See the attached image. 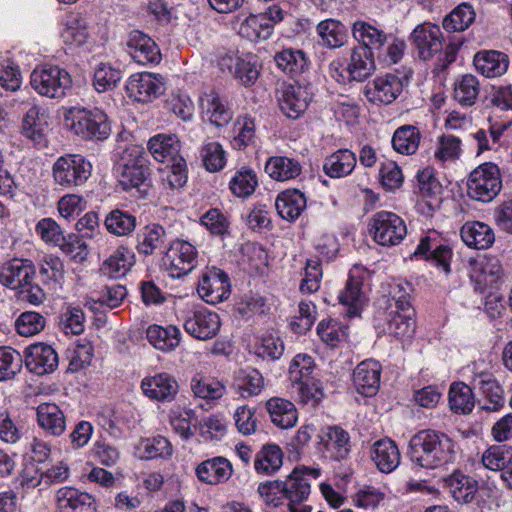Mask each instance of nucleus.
Returning a JSON list of instances; mask_svg holds the SVG:
<instances>
[{"label": "nucleus", "instance_id": "30", "mask_svg": "<svg viewBox=\"0 0 512 512\" xmlns=\"http://www.w3.org/2000/svg\"><path fill=\"white\" fill-rule=\"evenodd\" d=\"M37 423L48 435L58 437L66 430V417L55 403L43 402L36 408Z\"/></svg>", "mask_w": 512, "mask_h": 512}, {"label": "nucleus", "instance_id": "40", "mask_svg": "<svg viewBox=\"0 0 512 512\" xmlns=\"http://www.w3.org/2000/svg\"><path fill=\"white\" fill-rule=\"evenodd\" d=\"M266 173L276 181H288L301 174L302 167L298 160L286 156L270 157L265 165Z\"/></svg>", "mask_w": 512, "mask_h": 512}, {"label": "nucleus", "instance_id": "41", "mask_svg": "<svg viewBox=\"0 0 512 512\" xmlns=\"http://www.w3.org/2000/svg\"><path fill=\"white\" fill-rule=\"evenodd\" d=\"M355 165V154L349 149H340L325 159L323 170L331 178H341L349 175Z\"/></svg>", "mask_w": 512, "mask_h": 512}, {"label": "nucleus", "instance_id": "45", "mask_svg": "<svg viewBox=\"0 0 512 512\" xmlns=\"http://www.w3.org/2000/svg\"><path fill=\"white\" fill-rule=\"evenodd\" d=\"M258 186L256 172L249 167L243 166L236 170L229 181V189L238 198H248Z\"/></svg>", "mask_w": 512, "mask_h": 512}, {"label": "nucleus", "instance_id": "27", "mask_svg": "<svg viewBox=\"0 0 512 512\" xmlns=\"http://www.w3.org/2000/svg\"><path fill=\"white\" fill-rule=\"evenodd\" d=\"M63 43L70 49H78L85 46L89 39L88 23L80 13L68 14L60 30Z\"/></svg>", "mask_w": 512, "mask_h": 512}, {"label": "nucleus", "instance_id": "29", "mask_svg": "<svg viewBox=\"0 0 512 512\" xmlns=\"http://www.w3.org/2000/svg\"><path fill=\"white\" fill-rule=\"evenodd\" d=\"M476 70L487 78H496L505 74L509 67L507 54L497 50H482L473 58Z\"/></svg>", "mask_w": 512, "mask_h": 512}, {"label": "nucleus", "instance_id": "44", "mask_svg": "<svg viewBox=\"0 0 512 512\" xmlns=\"http://www.w3.org/2000/svg\"><path fill=\"white\" fill-rule=\"evenodd\" d=\"M446 482L450 493L458 503H470L478 490V482L461 472H454Z\"/></svg>", "mask_w": 512, "mask_h": 512}, {"label": "nucleus", "instance_id": "33", "mask_svg": "<svg viewBox=\"0 0 512 512\" xmlns=\"http://www.w3.org/2000/svg\"><path fill=\"white\" fill-rule=\"evenodd\" d=\"M460 235L468 247L475 249H487L495 242L493 229L480 221L466 222L461 228Z\"/></svg>", "mask_w": 512, "mask_h": 512}, {"label": "nucleus", "instance_id": "60", "mask_svg": "<svg viewBox=\"0 0 512 512\" xmlns=\"http://www.w3.org/2000/svg\"><path fill=\"white\" fill-rule=\"evenodd\" d=\"M413 312L391 313L388 320V331L397 339L406 340L412 338L415 332V321L412 318Z\"/></svg>", "mask_w": 512, "mask_h": 512}, {"label": "nucleus", "instance_id": "35", "mask_svg": "<svg viewBox=\"0 0 512 512\" xmlns=\"http://www.w3.org/2000/svg\"><path fill=\"white\" fill-rule=\"evenodd\" d=\"M191 391L196 398L207 403H216L226 394V386L217 378L196 374L190 383Z\"/></svg>", "mask_w": 512, "mask_h": 512}, {"label": "nucleus", "instance_id": "3", "mask_svg": "<svg viewBox=\"0 0 512 512\" xmlns=\"http://www.w3.org/2000/svg\"><path fill=\"white\" fill-rule=\"evenodd\" d=\"M64 123L71 133L83 140L102 141L111 132L108 116L98 108L70 107L64 113Z\"/></svg>", "mask_w": 512, "mask_h": 512}, {"label": "nucleus", "instance_id": "14", "mask_svg": "<svg viewBox=\"0 0 512 512\" xmlns=\"http://www.w3.org/2000/svg\"><path fill=\"white\" fill-rule=\"evenodd\" d=\"M230 281L228 275L220 269L212 268L201 276L197 292L209 304H217L230 295Z\"/></svg>", "mask_w": 512, "mask_h": 512}, {"label": "nucleus", "instance_id": "8", "mask_svg": "<svg viewBox=\"0 0 512 512\" xmlns=\"http://www.w3.org/2000/svg\"><path fill=\"white\" fill-rule=\"evenodd\" d=\"M148 175V160L144 149L137 145L125 149L119 176V184L122 188L124 190L138 188L145 183Z\"/></svg>", "mask_w": 512, "mask_h": 512}, {"label": "nucleus", "instance_id": "57", "mask_svg": "<svg viewBox=\"0 0 512 512\" xmlns=\"http://www.w3.org/2000/svg\"><path fill=\"white\" fill-rule=\"evenodd\" d=\"M200 156L204 167L209 172L222 170L227 162L223 146L216 141H205L201 147Z\"/></svg>", "mask_w": 512, "mask_h": 512}, {"label": "nucleus", "instance_id": "43", "mask_svg": "<svg viewBox=\"0 0 512 512\" xmlns=\"http://www.w3.org/2000/svg\"><path fill=\"white\" fill-rule=\"evenodd\" d=\"M316 32L320 38V44L327 48H339L347 39L345 26L336 19H326L318 23Z\"/></svg>", "mask_w": 512, "mask_h": 512}, {"label": "nucleus", "instance_id": "15", "mask_svg": "<svg viewBox=\"0 0 512 512\" xmlns=\"http://www.w3.org/2000/svg\"><path fill=\"white\" fill-rule=\"evenodd\" d=\"M221 70H227L244 86H250L259 77L257 56L251 53L242 55L228 54L219 62Z\"/></svg>", "mask_w": 512, "mask_h": 512}, {"label": "nucleus", "instance_id": "51", "mask_svg": "<svg viewBox=\"0 0 512 512\" xmlns=\"http://www.w3.org/2000/svg\"><path fill=\"white\" fill-rule=\"evenodd\" d=\"M35 231L46 244L58 246L66 252L69 251L70 243L67 242L60 225L54 219L43 218L39 220L35 226Z\"/></svg>", "mask_w": 512, "mask_h": 512}, {"label": "nucleus", "instance_id": "58", "mask_svg": "<svg viewBox=\"0 0 512 512\" xmlns=\"http://www.w3.org/2000/svg\"><path fill=\"white\" fill-rule=\"evenodd\" d=\"M478 93V79L471 74L461 76L454 84V99L463 106L473 105Z\"/></svg>", "mask_w": 512, "mask_h": 512}, {"label": "nucleus", "instance_id": "21", "mask_svg": "<svg viewBox=\"0 0 512 512\" xmlns=\"http://www.w3.org/2000/svg\"><path fill=\"white\" fill-rule=\"evenodd\" d=\"M412 41L423 60L432 58L442 49V33L440 27L431 23L418 25L411 34Z\"/></svg>", "mask_w": 512, "mask_h": 512}, {"label": "nucleus", "instance_id": "37", "mask_svg": "<svg viewBox=\"0 0 512 512\" xmlns=\"http://www.w3.org/2000/svg\"><path fill=\"white\" fill-rule=\"evenodd\" d=\"M352 34L354 39L364 46L362 48L370 52L380 51L387 42L386 33L365 21H356L352 27Z\"/></svg>", "mask_w": 512, "mask_h": 512}, {"label": "nucleus", "instance_id": "42", "mask_svg": "<svg viewBox=\"0 0 512 512\" xmlns=\"http://www.w3.org/2000/svg\"><path fill=\"white\" fill-rule=\"evenodd\" d=\"M420 140L421 133L416 126L403 125L394 131L391 143L394 151L408 156L417 152Z\"/></svg>", "mask_w": 512, "mask_h": 512}, {"label": "nucleus", "instance_id": "2", "mask_svg": "<svg viewBox=\"0 0 512 512\" xmlns=\"http://www.w3.org/2000/svg\"><path fill=\"white\" fill-rule=\"evenodd\" d=\"M455 444L446 434L423 430L410 441V459L422 468L434 469L454 462Z\"/></svg>", "mask_w": 512, "mask_h": 512}, {"label": "nucleus", "instance_id": "23", "mask_svg": "<svg viewBox=\"0 0 512 512\" xmlns=\"http://www.w3.org/2000/svg\"><path fill=\"white\" fill-rule=\"evenodd\" d=\"M127 51L132 59L141 65L158 63L161 59L160 50L155 41L138 30L129 34Z\"/></svg>", "mask_w": 512, "mask_h": 512}, {"label": "nucleus", "instance_id": "34", "mask_svg": "<svg viewBox=\"0 0 512 512\" xmlns=\"http://www.w3.org/2000/svg\"><path fill=\"white\" fill-rule=\"evenodd\" d=\"M271 421L282 429H288L297 423L298 413L295 405L284 398L273 397L266 402Z\"/></svg>", "mask_w": 512, "mask_h": 512}, {"label": "nucleus", "instance_id": "47", "mask_svg": "<svg viewBox=\"0 0 512 512\" xmlns=\"http://www.w3.org/2000/svg\"><path fill=\"white\" fill-rule=\"evenodd\" d=\"M283 463V453L275 444L265 445L256 454L254 468L257 473L270 475L278 471Z\"/></svg>", "mask_w": 512, "mask_h": 512}, {"label": "nucleus", "instance_id": "5", "mask_svg": "<svg viewBox=\"0 0 512 512\" xmlns=\"http://www.w3.org/2000/svg\"><path fill=\"white\" fill-rule=\"evenodd\" d=\"M32 88L41 96L61 99L66 96L72 86V78L68 71L57 65L36 67L30 77Z\"/></svg>", "mask_w": 512, "mask_h": 512}, {"label": "nucleus", "instance_id": "48", "mask_svg": "<svg viewBox=\"0 0 512 512\" xmlns=\"http://www.w3.org/2000/svg\"><path fill=\"white\" fill-rule=\"evenodd\" d=\"M347 69L352 80L361 82L367 79L375 70L372 52L363 48L353 50Z\"/></svg>", "mask_w": 512, "mask_h": 512}, {"label": "nucleus", "instance_id": "36", "mask_svg": "<svg viewBox=\"0 0 512 512\" xmlns=\"http://www.w3.org/2000/svg\"><path fill=\"white\" fill-rule=\"evenodd\" d=\"M304 194L297 190H286L277 196L275 207L278 214L285 220L294 221L306 208Z\"/></svg>", "mask_w": 512, "mask_h": 512}, {"label": "nucleus", "instance_id": "24", "mask_svg": "<svg viewBox=\"0 0 512 512\" xmlns=\"http://www.w3.org/2000/svg\"><path fill=\"white\" fill-rule=\"evenodd\" d=\"M381 365L375 360L359 363L353 372V382L357 392L363 396H374L380 387Z\"/></svg>", "mask_w": 512, "mask_h": 512}, {"label": "nucleus", "instance_id": "52", "mask_svg": "<svg viewBox=\"0 0 512 512\" xmlns=\"http://www.w3.org/2000/svg\"><path fill=\"white\" fill-rule=\"evenodd\" d=\"M481 462L486 469L491 471H502L512 464V446L499 444L487 448L482 456Z\"/></svg>", "mask_w": 512, "mask_h": 512}, {"label": "nucleus", "instance_id": "32", "mask_svg": "<svg viewBox=\"0 0 512 512\" xmlns=\"http://www.w3.org/2000/svg\"><path fill=\"white\" fill-rule=\"evenodd\" d=\"M135 264V254L126 247H118L101 265L100 271L111 279L125 277Z\"/></svg>", "mask_w": 512, "mask_h": 512}, {"label": "nucleus", "instance_id": "4", "mask_svg": "<svg viewBox=\"0 0 512 512\" xmlns=\"http://www.w3.org/2000/svg\"><path fill=\"white\" fill-rule=\"evenodd\" d=\"M502 189L500 168L493 162H485L476 167L467 181L468 196L482 203H489Z\"/></svg>", "mask_w": 512, "mask_h": 512}, {"label": "nucleus", "instance_id": "28", "mask_svg": "<svg viewBox=\"0 0 512 512\" xmlns=\"http://www.w3.org/2000/svg\"><path fill=\"white\" fill-rule=\"evenodd\" d=\"M147 148L158 162L170 164L183 159L180 141L175 134H157L149 139Z\"/></svg>", "mask_w": 512, "mask_h": 512}, {"label": "nucleus", "instance_id": "38", "mask_svg": "<svg viewBox=\"0 0 512 512\" xmlns=\"http://www.w3.org/2000/svg\"><path fill=\"white\" fill-rule=\"evenodd\" d=\"M146 337L154 348L161 351H171L180 344L181 332L179 328L173 325L163 327L154 324L147 328Z\"/></svg>", "mask_w": 512, "mask_h": 512}, {"label": "nucleus", "instance_id": "10", "mask_svg": "<svg viewBox=\"0 0 512 512\" xmlns=\"http://www.w3.org/2000/svg\"><path fill=\"white\" fill-rule=\"evenodd\" d=\"M314 96L311 84H286L279 97L280 110L286 117L299 118L308 108Z\"/></svg>", "mask_w": 512, "mask_h": 512}, {"label": "nucleus", "instance_id": "7", "mask_svg": "<svg viewBox=\"0 0 512 512\" xmlns=\"http://www.w3.org/2000/svg\"><path fill=\"white\" fill-rule=\"evenodd\" d=\"M370 233L376 243L381 246H396L407 234L404 220L389 211H379L370 219Z\"/></svg>", "mask_w": 512, "mask_h": 512}, {"label": "nucleus", "instance_id": "53", "mask_svg": "<svg viewBox=\"0 0 512 512\" xmlns=\"http://www.w3.org/2000/svg\"><path fill=\"white\" fill-rule=\"evenodd\" d=\"M274 60L278 68L289 75L302 73L308 66L305 53L291 48L278 52Z\"/></svg>", "mask_w": 512, "mask_h": 512}, {"label": "nucleus", "instance_id": "19", "mask_svg": "<svg viewBox=\"0 0 512 512\" xmlns=\"http://www.w3.org/2000/svg\"><path fill=\"white\" fill-rule=\"evenodd\" d=\"M35 275V267L28 259H12L0 268V283L10 289L30 285Z\"/></svg>", "mask_w": 512, "mask_h": 512}, {"label": "nucleus", "instance_id": "25", "mask_svg": "<svg viewBox=\"0 0 512 512\" xmlns=\"http://www.w3.org/2000/svg\"><path fill=\"white\" fill-rule=\"evenodd\" d=\"M321 442L324 446L325 457L334 461L347 459L352 449L348 432L338 426L328 427L324 430Z\"/></svg>", "mask_w": 512, "mask_h": 512}, {"label": "nucleus", "instance_id": "6", "mask_svg": "<svg viewBox=\"0 0 512 512\" xmlns=\"http://www.w3.org/2000/svg\"><path fill=\"white\" fill-rule=\"evenodd\" d=\"M92 174V164L80 154H66L56 159L52 166L55 184L63 188L81 186Z\"/></svg>", "mask_w": 512, "mask_h": 512}, {"label": "nucleus", "instance_id": "46", "mask_svg": "<svg viewBox=\"0 0 512 512\" xmlns=\"http://www.w3.org/2000/svg\"><path fill=\"white\" fill-rule=\"evenodd\" d=\"M45 125L46 122L40 117V108L32 105L23 118V135L30 139L34 145L38 147L45 146Z\"/></svg>", "mask_w": 512, "mask_h": 512}, {"label": "nucleus", "instance_id": "59", "mask_svg": "<svg viewBox=\"0 0 512 512\" xmlns=\"http://www.w3.org/2000/svg\"><path fill=\"white\" fill-rule=\"evenodd\" d=\"M104 223L111 234L125 236L135 229L136 218L128 212L115 209L106 216Z\"/></svg>", "mask_w": 512, "mask_h": 512}, {"label": "nucleus", "instance_id": "62", "mask_svg": "<svg viewBox=\"0 0 512 512\" xmlns=\"http://www.w3.org/2000/svg\"><path fill=\"white\" fill-rule=\"evenodd\" d=\"M317 333L323 342L335 347L346 339L347 326L333 319L322 320L317 326Z\"/></svg>", "mask_w": 512, "mask_h": 512}, {"label": "nucleus", "instance_id": "26", "mask_svg": "<svg viewBox=\"0 0 512 512\" xmlns=\"http://www.w3.org/2000/svg\"><path fill=\"white\" fill-rule=\"evenodd\" d=\"M195 473L199 481L209 485H218L230 479L233 467L228 459L217 456L198 464Z\"/></svg>", "mask_w": 512, "mask_h": 512}, {"label": "nucleus", "instance_id": "18", "mask_svg": "<svg viewBox=\"0 0 512 512\" xmlns=\"http://www.w3.org/2000/svg\"><path fill=\"white\" fill-rule=\"evenodd\" d=\"M364 271L354 267L347 280L345 288L339 294V302L347 307L346 314L352 318L358 316L365 304L366 296L362 291Z\"/></svg>", "mask_w": 512, "mask_h": 512}, {"label": "nucleus", "instance_id": "16", "mask_svg": "<svg viewBox=\"0 0 512 512\" xmlns=\"http://www.w3.org/2000/svg\"><path fill=\"white\" fill-rule=\"evenodd\" d=\"M473 389L483 397L480 407L487 412L500 411L505 404L504 389L489 372L475 373L471 380Z\"/></svg>", "mask_w": 512, "mask_h": 512}, {"label": "nucleus", "instance_id": "49", "mask_svg": "<svg viewBox=\"0 0 512 512\" xmlns=\"http://www.w3.org/2000/svg\"><path fill=\"white\" fill-rule=\"evenodd\" d=\"M476 13L469 3H461L443 19L442 25L447 32L465 31L475 20Z\"/></svg>", "mask_w": 512, "mask_h": 512}, {"label": "nucleus", "instance_id": "56", "mask_svg": "<svg viewBox=\"0 0 512 512\" xmlns=\"http://www.w3.org/2000/svg\"><path fill=\"white\" fill-rule=\"evenodd\" d=\"M234 137L232 145L235 149L242 150L253 144L256 138L255 120L248 116H239L233 125Z\"/></svg>", "mask_w": 512, "mask_h": 512}, {"label": "nucleus", "instance_id": "12", "mask_svg": "<svg viewBox=\"0 0 512 512\" xmlns=\"http://www.w3.org/2000/svg\"><path fill=\"white\" fill-rule=\"evenodd\" d=\"M403 87V79L400 76L387 73L369 82L364 88V95L372 104L388 105L398 98Z\"/></svg>", "mask_w": 512, "mask_h": 512}, {"label": "nucleus", "instance_id": "22", "mask_svg": "<svg viewBox=\"0 0 512 512\" xmlns=\"http://www.w3.org/2000/svg\"><path fill=\"white\" fill-rule=\"evenodd\" d=\"M143 394L151 400L170 402L178 393L176 379L168 373L145 377L141 382Z\"/></svg>", "mask_w": 512, "mask_h": 512}, {"label": "nucleus", "instance_id": "39", "mask_svg": "<svg viewBox=\"0 0 512 512\" xmlns=\"http://www.w3.org/2000/svg\"><path fill=\"white\" fill-rule=\"evenodd\" d=\"M56 502L61 510H96L95 499L90 494L72 487L60 488L56 493Z\"/></svg>", "mask_w": 512, "mask_h": 512}, {"label": "nucleus", "instance_id": "17", "mask_svg": "<svg viewBox=\"0 0 512 512\" xmlns=\"http://www.w3.org/2000/svg\"><path fill=\"white\" fill-rule=\"evenodd\" d=\"M58 363V354L48 344L35 343L25 350V366L36 375L52 373L58 367Z\"/></svg>", "mask_w": 512, "mask_h": 512}, {"label": "nucleus", "instance_id": "50", "mask_svg": "<svg viewBox=\"0 0 512 512\" xmlns=\"http://www.w3.org/2000/svg\"><path fill=\"white\" fill-rule=\"evenodd\" d=\"M234 388L242 398L259 395L264 389V378L255 369H246L238 373Z\"/></svg>", "mask_w": 512, "mask_h": 512}, {"label": "nucleus", "instance_id": "64", "mask_svg": "<svg viewBox=\"0 0 512 512\" xmlns=\"http://www.w3.org/2000/svg\"><path fill=\"white\" fill-rule=\"evenodd\" d=\"M45 318L37 312L26 311L15 321V329L19 335L30 337L40 333L45 327Z\"/></svg>", "mask_w": 512, "mask_h": 512}, {"label": "nucleus", "instance_id": "20", "mask_svg": "<svg viewBox=\"0 0 512 512\" xmlns=\"http://www.w3.org/2000/svg\"><path fill=\"white\" fill-rule=\"evenodd\" d=\"M199 106L203 119L217 127L225 126L233 118L227 102L214 90L206 91L200 96Z\"/></svg>", "mask_w": 512, "mask_h": 512}, {"label": "nucleus", "instance_id": "55", "mask_svg": "<svg viewBox=\"0 0 512 512\" xmlns=\"http://www.w3.org/2000/svg\"><path fill=\"white\" fill-rule=\"evenodd\" d=\"M239 33L251 41L266 40L271 37L273 30L263 15L251 14L240 25Z\"/></svg>", "mask_w": 512, "mask_h": 512}, {"label": "nucleus", "instance_id": "13", "mask_svg": "<svg viewBox=\"0 0 512 512\" xmlns=\"http://www.w3.org/2000/svg\"><path fill=\"white\" fill-rule=\"evenodd\" d=\"M221 326L220 317L205 307L192 311L184 320L183 327L192 337L209 340L217 335Z\"/></svg>", "mask_w": 512, "mask_h": 512}, {"label": "nucleus", "instance_id": "9", "mask_svg": "<svg viewBox=\"0 0 512 512\" xmlns=\"http://www.w3.org/2000/svg\"><path fill=\"white\" fill-rule=\"evenodd\" d=\"M196 247L183 239L174 240L163 257V265L172 278H181L197 266Z\"/></svg>", "mask_w": 512, "mask_h": 512}, {"label": "nucleus", "instance_id": "61", "mask_svg": "<svg viewBox=\"0 0 512 512\" xmlns=\"http://www.w3.org/2000/svg\"><path fill=\"white\" fill-rule=\"evenodd\" d=\"M284 353V343L275 333L263 334L255 346V354L266 360H277Z\"/></svg>", "mask_w": 512, "mask_h": 512}, {"label": "nucleus", "instance_id": "1", "mask_svg": "<svg viewBox=\"0 0 512 512\" xmlns=\"http://www.w3.org/2000/svg\"><path fill=\"white\" fill-rule=\"evenodd\" d=\"M321 475L320 468L299 466L289 475L287 481H269L258 486V493L265 503L271 507H278L284 499L289 501L290 512H310L311 507L304 506L297 509L296 505L307 500L310 494V479H317Z\"/></svg>", "mask_w": 512, "mask_h": 512}, {"label": "nucleus", "instance_id": "63", "mask_svg": "<svg viewBox=\"0 0 512 512\" xmlns=\"http://www.w3.org/2000/svg\"><path fill=\"white\" fill-rule=\"evenodd\" d=\"M22 358L11 347H0V381L13 379L21 370Z\"/></svg>", "mask_w": 512, "mask_h": 512}, {"label": "nucleus", "instance_id": "11", "mask_svg": "<svg viewBox=\"0 0 512 512\" xmlns=\"http://www.w3.org/2000/svg\"><path fill=\"white\" fill-rule=\"evenodd\" d=\"M164 79L160 74L140 72L132 74L126 82L129 98L148 103L164 93Z\"/></svg>", "mask_w": 512, "mask_h": 512}, {"label": "nucleus", "instance_id": "31", "mask_svg": "<svg viewBox=\"0 0 512 512\" xmlns=\"http://www.w3.org/2000/svg\"><path fill=\"white\" fill-rule=\"evenodd\" d=\"M370 457L382 473H391L400 464V452L394 441L385 438L376 441L370 450Z\"/></svg>", "mask_w": 512, "mask_h": 512}, {"label": "nucleus", "instance_id": "54", "mask_svg": "<svg viewBox=\"0 0 512 512\" xmlns=\"http://www.w3.org/2000/svg\"><path fill=\"white\" fill-rule=\"evenodd\" d=\"M472 387L464 383H454L449 390V405L452 411L460 414H468L474 408V396Z\"/></svg>", "mask_w": 512, "mask_h": 512}]
</instances>
